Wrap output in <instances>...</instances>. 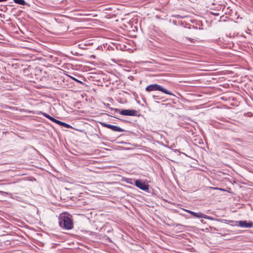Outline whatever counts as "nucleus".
Masks as SVG:
<instances>
[{
    "label": "nucleus",
    "instance_id": "obj_17",
    "mask_svg": "<svg viewBox=\"0 0 253 253\" xmlns=\"http://www.w3.org/2000/svg\"><path fill=\"white\" fill-rule=\"evenodd\" d=\"M223 17H224V15L220 16V20H221L222 18Z\"/></svg>",
    "mask_w": 253,
    "mask_h": 253
},
{
    "label": "nucleus",
    "instance_id": "obj_13",
    "mask_svg": "<svg viewBox=\"0 0 253 253\" xmlns=\"http://www.w3.org/2000/svg\"><path fill=\"white\" fill-rule=\"evenodd\" d=\"M110 109L114 112V113H116L120 111V110L118 109H114L111 108Z\"/></svg>",
    "mask_w": 253,
    "mask_h": 253
},
{
    "label": "nucleus",
    "instance_id": "obj_8",
    "mask_svg": "<svg viewBox=\"0 0 253 253\" xmlns=\"http://www.w3.org/2000/svg\"><path fill=\"white\" fill-rule=\"evenodd\" d=\"M14 2L21 5H26L28 3L25 0H13Z\"/></svg>",
    "mask_w": 253,
    "mask_h": 253
},
{
    "label": "nucleus",
    "instance_id": "obj_23",
    "mask_svg": "<svg viewBox=\"0 0 253 253\" xmlns=\"http://www.w3.org/2000/svg\"><path fill=\"white\" fill-rule=\"evenodd\" d=\"M2 193V191H0V193Z\"/></svg>",
    "mask_w": 253,
    "mask_h": 253
},
{
    "label": "nucleus",
    "instance_id": "obj_6",
    "mask_svg": "<svg viewBox=\"0 0 253 253\" xmlns=\"http://www.w3.org/2000/svg\"><path fill=\"white\" fill-rule=\"evenodd\" d=\"M185 211H186L187 212L190 213L191 214L193 215L194 216L197 217V218H203L205 219H208L209 216L204 213H202L201 212H195L192 211H191L188 210H184Z\"/></svg>",
    "mask_w": 253,
    "mask_h": 253
},
{
    "label": "nucleus",
    "instance_id": "obj_11",
    "mask_svg": "<svg viewBox=\"0 0 253 253\" xmlns=\"http://www.w3.org/2000/svg\"><path fill=\"white\" fill-rule=\"evenodd\" d=\"M210 13L213 15H214V16H218L219 15V13H217V12H212V11H211L210 12Z\"/></svg>",
    "mask_w": 253,
    "mask_h": 253
},
{
    "label": "nucleus",
    "instance_id": "obj_21",
    "mask_svg": "<svg viewBox=\"0 0 253 253\" xmlns=\"http://www.w3.org/2000/svg\"><path fill=\"white\" fill-rule=\"evenodd\" d=\"M74 80H75V81H78L77 79H74Z\"/></svg>",
    "mask_w": 253,
    "mask_h": 253
},
{
    "label": "nucleus",
    "instance_id": "obj_18",
    "mask_svg": "<svg viewBox=\"0 0 253 253\" xmlns=\"http://www.w3.org/2000/svg\"><path fill=\"white\" fill-rule=\"evenodd\" d=\"M189 40L191 41V42H193L192 40H194V39H189Z\"/></svg>",
    "mask_w": 253,
    "mask_h": 253
},
{
    "label": "nucleus",
    "instance_id": "obj_20",
    "mask_svg": "<svg viewBox=\"0 0 253 253\" xmlns=\"http://www.w3.org/2000/svg\"><path fill=\"white\" fill-rule=\"evenodd\" d=\"M231 33H229V36L231 37Z\"/></svg>",
    "mask_w": 253,
    "mask_h": 253
},
{
    "label": "nucleus",
    "instance_id": "obj_1",
    "mask_svg": "<svg viewBox=\"0 0 253 253\" xmlns=\"http://www.w3.org/2000/svg\"><path fill=\"white\" fill-rule=\"evenodd\" d=\"M59 226L65 229L69 230L73 228V222L70 215L63 214L59 218Z\"/></svg>",
    "mask_w": 253,
    "mask_h": 253
},
{
    "label": "nucleus",
    "instance_id": "obj_7",
    "mask_svg": "<svg viewBox=\"0 0 253 253\" xmlns=\"http://www.w3.org/2000/svg\"><path fill=\"white\" fill-rule=\"evenodd\" d=\"M238 223V225L241 227L250 228L253 226V223L252 222H248L246 220H240L237 221Z\"/></svg>",
    "mask_w": 253,
    "mask_h": 253
},
{
    "label": "nucleus",
    "instance_id": "obj_19",
    "mask_svg": "<svg viewBox=\"0 0 253 253\" xmlns=\"http://www.w3.org/2000/svg\"><path fill=\"white\" fill-rule=\"evenodd\" d=\"M215 10H219V8L218 7H216V9H215Z\"/></svg>",
    "mask_w": 253,
    "mask_h": 253
},
{
    "label": "nucleus",
    "instance_id": "obj_12",
    "mask_svg": "<svg viewBox=\"0 0 253 253\" xmlns=\"http://www.w3.org/2000/svg\"><path fill=\"white\" fill-rule=\"evenodd\" d=\"M53 122H54L55 123H56L57 124L59 125V123H60V121H59L58 120H56L55 119V118L53 119Z\"/></svg>",
    "mask_w": 253,
    "mask_h": 253
},
{
    "label": "nucleus",
    "instance_id": "obj_10",
    "mask_svg": "<svg viewBox=\"0 0 253 253\" xmlns=\"http://www.w3.org/2000/svg\"><path fill=\"white\" fill-rule=\"evenodd\" d=\"M59 125L61 126H64L66 128H72V127L69 124H67L64 122L60 121V123H59Z\"/></svg>",
    "mask_w": 253,
    "mask_h": 253
},
{
    "label": "nucleus",
    "instance_id": "obj_9",
    "mask_svg": "<svg viewBox=\"0 0 253 253\" xmlns=\"http://www.w3.org/2000/svg\"><path fill=\"white\" fill-rule=\"evenodd\" d=\"M40 114H42V115H43V116H44L45 117L48 119L49 120H50L51 121H53V119H54L53 117L50 116V115H48L47 114H46L45 113L40 112Z\"/></svg>",
    "mask_w": 253,
    "mask_h": 253
},
{
    "label": "nucleus",
    "instance_id": "obj_4",
    "mask_svg": "<svg viewBox=\"0 0 253 253\" xmlns=\"http://www.w3.org/2000/svg\"><path fill=\"white\" fill-rule=\"evenodd\" d=\"M101 125L103 126L106 127L108 128L111 129L112 130L114 131H117V132H124L125 131V130L122 129V128L114 125H111L108 124H105L104 123H101Z\"/></svg>",
    "mask_w": 253,
    "mask_h": 253
},
{
    "label": "nucleus",
    "instance_id": "obj_16",
    "mask_svg": "<svg viewBox=\"0 0 253 253\" xmlns=\"http://www.w3.org/2000/svg\"><path fill=\"white\" fill-rule=\"evenodd\" d=\"M156 18H158V19L160 18V16H159V15H157L156 16Z\"/></svg>",
    "mask_w": 253,
    "mask_h": 253
},
{
    "label": "nucleus",
    "instance_id": "obj_3",
    "mask_svg": "<svg viewBox=\"0 0 253 253\" xmlns=\"http://www.w3.org/2000/svg\"><path fill=\"white\" fill-rule=\"evenodd\" d=\"M135 185L140 189L141 190L144 191H147L149 189V185L146 184L145 182H143L141 180L138 179H133Z\"/></svg>",
    "mask_w": 253,
    "mask_h": 253
},
{
    "label": "nucleus",
    "instance_id": "obj_2",
    "mask_svg": "<svg viewBox=\"0 0 253 253\" xmlns=\"http://www.w3.org/2000/svg\"><path fill=\"white\" fill-rule=\"evenodd\" d=\"M146 90L148 92L154 91V90H159V91H161L166 94H169L170 95L175 96L174 94L172 92H171L169 91L168 89L164 88L161 85L158 84H150V85L147 86L146 87Z\"/></svg>",
    "mask_w": 253,
    "mask_h": 253
},
{
    "label": "nucleus",
    "instance_id": "obj_15",
    "mask_svg": "<svg viewBox=\"0 0 253 253\" xmlns=\"http://www.w3.org/2000/svg\"><path fill=\"white\" fill-rule=\"evenodd\" d=\"M134 28H135V29H133V30H132V32H135V30H136V31H137V28H136V27H134Z\"/></svg>",
    "mask_w": 253,
    "mask_h": 253
},
{
    "label": "nucleus",
    "instance_id": "obj_14",
    "mask_svg": "<svg viewBox=\"0 0 253 253\" xmlns=\"http://www.w3.org/2000/svg\"><path fill=\"white\" fill-rule=\"evenodd\" d=\"M105 237L106 238V239H107L108 241H109L110 242H111V239L108 237L105 236Z\"/></svg>",
    "mask_w": 253,
    "mask_h": 253
},
{
    "label": "nucleus",
    "instance_id": "obj_22",
    "mask_svg": "<svg viewBox=\"0 0 253 253\" xmlns=\"http://www.w3.org/2000/svg\"><path fill=\"white\" fill-rule=\"evenodd\" d=\"M111 9V8L110 7V8H108L107 9L109 10V9Z\"/></svg>",
    "mask_w": 253,
    "mask_h": 253
},
{
    "label": "nucleus",
    "instance_id": "obj_5",
    "mask_svg": "<svg viewBox=\"0 0 253 253\" xmlns=\"http://www.w3.org/2000/svg\"><path fill=\"white\" fill-rule=\"evenodd\" d=\"M138 112L135 110H122L120 113L124 116H136Z\"/></svg>",
    "mask_w": 253,
    "mask_h": 253
}]
</instances>
